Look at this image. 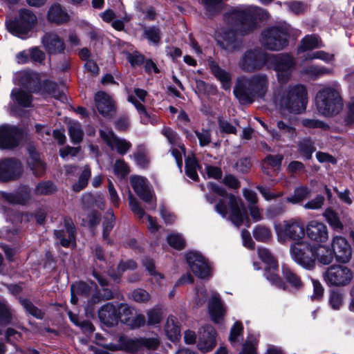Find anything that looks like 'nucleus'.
<instances>
[{"label":"nucleus","mask_w":354,"mask_h":354,"mask_svg":"<svg viewBox=\"0 0 354 354\" xmlns=\"http://www.w3.org/2000/svg\"><path fill=\"white\" fill-rule=\"evenodd\" d=\"M262 10L251 6H239L232 8L223 15V20L229 30L216 31L215 39L217 44L227 52L238 50L241 42L236 35H245L258 28Z\"/></svg>","instance_id":"obj_1"},{"label":"nucleus","mask_w":354,"mask_h":354,"mask_svg":"<svg viewBox=\"0 0 354 354\" xmlns=\"http://www.w3.org/2000/svg\"><path fill=\"white\" fill-rule=\"evenodd\" d=\"M273 102L290 113L304 112L307 104V90H274Z\"/></svg>","instance_id":"obj_2"},{"label":"nucleus","mask_w":354,"mask_h":354,"mask_svg":"<svg viewBox=\"0 0 354 354\" xmlns=\"http://www.w3.org/2000/svg\"><path fill=\"white\" fill-rule=\"evenodd\" d=\"M208 188L213 193L222 197H227L229 207V220L237 227L241 226L245 219L248 218L247 212L244 208L242 200L233 194H228L226 189L223 187L210 183Z\"/></svg>","instance_id":"obj_3"},{"label":"nucleus","mask_w":354,"mask_h":354,"mask_svg":"<svg viewBox=\"0 0 354 354\" xmlns=\"http://www.w3.org/2000/svg\"><path fill=\"white\" fill-rule=\"evenodd\" d=\"M289 27L274 26L262 31L260 41L266 49L277 51L283 49L288 44Z\"/></svg>","instance_id":"obj_4"},{"label":"nucleus","mask_w":354,"mask_h":354,"mask_svg":"<svg viewBox=\"0 0 354 354\" xmlns=\"http://www.w3.org/2000/svg\"><path fill=\"white\" fill-rule=\"evenodd\" d=\"M316 106L325 116L338 114L342 109V99L337 90H319L316 95Z\"/></svg>","instance_id":"obj_5"},{"label":"nucleus","mask_w":354,"mask_h":354,"mask_svg":"<svg viewBox=\"0 0 354 354\" xmlns=\"http://www.w3.org/2000/svg\"><path fill=\"white\" fill-rule=\"evenodd\" d=\"M37 22V17L30 10L21 9L19 11V18L6 20L7 30L13 35L21 39H26L29 31Z\"/></svg>","instance_id":"obj_6"},{"label":"nucleus","mask_w":354,"mask_h":354,"mask_svg":"<svg viewBox=\"0 0 354 354\" xmlns=\"http://www.w3.org/2000/svg\"><path fill=\"white\" fill-rule=\"evenodd\" d=\"M315 246L309 241L302 240L294 242L290 246L292 259L304 268L310 269L315 264Z\"/></svg>","instance_id":"obj_7"},{"label":"nucleus","mask_w":354,"mask_h":354,"mask_svg":"<svg viewBox=\"0 0 354 354\" xmlns=\"http://www.w3.org/2000/svg\"><path fill=\"white\" fill-rule=\"evenodd\" d=\"M278 241L284 243L287 241L299 242L304 240L305 228L301 221L297 218L284 221L281 225L275 228Z\"/></svg>","instance_id":"obj_8"},{"label":"nucleus","mask_w":354,"mask_h":354,"mask_svg":"<svg viewBox=\"0 0 354 354\" xmlns=\"http://www.w3.org/2000/svg\"><path fill=\"white\" fill-rule=\"evenodd\" d=\"M13 81L16 85L25 88H55L57 86L55 82L46 79L45 73L33 71H19L15 74Z\"/></svg>","instance_id":"obj_9"},{"label":"nucleus","mask_w":354,"mask_h":354,"mask_svg":"<svg viewBox=\"0 0 354 354\" xmlns=\"http://www.w3.org/2000/svg\"><path fill=\"white\" fill-rule=\"evenodd\" d=\"M270 58L261 48L250 49L243 54L239 66L243 71L252 73L262 68Z\"/></svg>","instance_id":"obj_10"},{"label":"nucleus","mask_w":354,"mask_h":354,"mask_svg":"<svg viewBox=\"0 0 354 354\" xmlns=\"http://www.w3.org/2000/svg\"><path fill=\"white\" fill-rule=\"evenodd\" d=\"M185 259L190 270L197 277L207 279L211 277V266L201 253L196 251L188 252L185 255Z\"/></svg>","instance_id":"obj_11"},{"label":"nucleus","mask_w":354,"mask_h":354,"mask_svg":"<svg viewBox=\"0 0 354 354\" xmlns=\"http://www.w3.org/2000/svg\"><path fill=\"white\" fill-rule=\"evenodd\" d=\"M272 62L279 82L281 84L286 83L295 68V58L289 54L282 53L272 56Z\"/></svg>","instance_id":"obj_12"},{"label":"nucleus","mask_w":354,"mask_h":354,"mask_svg":"<svg viewBox=\"0 0 354 354\" xmlns=\"http://www.w3.org/2000/svg\"><path fill=\"white\" fill-rule=\"evenodd\" d=\"M353 272L345 266L333 265L329 267L324 279L326 283L331 286H345L353 279Z\"/></svg>","instance_id":"obj_13"},{"label":"nucleus","mask_w":354,"mask_h":354,"mask_svg":"<svg viewBox=\"0 0 354 354\" xmlns=\"http://www.w3.org/2000/svg\"><path fill=\"white\" fill-rule=\"evenodd\" d=\"M23 173L21 162L15 158L0 160V182L7 183L18 180Z\"/></svg>","instance_id":"obj_14"},{"label":"nucleus","mask_w":354,"mask_h":354,"mask_svg":"<svg viewBox=\"0 0 354 354\" xmlns=\"http://www.w3.org/2000/svg\"><path fill=\"white\" fill-rule=\"evenodd\" d=\"M22 138L21 129L8 124L0 127V149H12L19 145Z\"/></svg>","instance_id":"obj_15"},{"label":"nucleus","mask_w":354,"mask_h":354,"mask_svg":"<svg viewBox=\"0 0 354 354\" xmlns=\"http://www.w3.org/2000/svg\"><path fill=\"white\" fill-rule=\"evenodd\" d=\"M100 138L112 149H115L120 155L126 154L131 147L130 142L118 138L111 129L100 130Z\"/></svg>","instance_id":"obj_16"},{"label":"nucleus","mask_w":354,"mask_h":354,"mask_svg":"<svg viewBox=\"0 0 354 354\" xmlns=\"http://www.w3.org/2000/svg\"><path fill=\"white\" fill-rule=\"evenodd\" d=\"M216 332L211 325H205L198 331L197 348L203 353L211 351L216 345Z\"/></svg>","instance_id":"obj_17"},{"label":"nucleus","mask_w":354,"mask_h":354,"mask_svg":"<svg viewBox=\"0 0 354 354\" xmlns=\"http://www.w3.org/2000/svg\"><path fill=\"white\" fill-rule=\"evenodd\" d=\"M305 234L311 241L316 243H324L328 239L327 226L317 220L308 222L305 228Z\"/></svg>","instance_id":"obj_18"},{"label":"nucleus","mask_w":354,"mask_h":354,"mask_svg":"<svg viewBox=\"0 0 354 354\" xmlns=\"http://www.w3.org/2000/svg\"><path fill=\"white\" fill-rule=\"evenodd\" d=\"M95 103L99 113L104 117L112 118L117 111L115 101L104 91H99L95 95Z\"/></svg>","instance_id":"obj_19"},{"label":"nucleus","mask_w":354,"mask_h":354,"mask_svg":"<svg viewBox=\"0 0 354 354\" xmlns=\"http://www.w3.org/2000/svg\"><path fill=\"white\" fill-rule=\"evenodd\" d=\"M331 247L337 261L346 263L351 259L352 250L345 238L340 236L333 237Z\"/></svg>","instance_id":"obj_20"},{"label":"nucleus","mask_w":354,"mask_h":354,"mask_svg":"<svg viewBox=\"0 0 354 354\" xmlns=\"http://www.w3.org/2000/svg\"><path fill=\"white\" fill-rule=\"evenodd\" d=\"M41 42L48 55H57L64 52V39L55 32H45L41 39Z\"/></svg>","instance_id":"obj_21"},{"label":"nucleus","mask_w":354,"mask_h":354,"mask_svg":"<svg viewBox=\"0 0 354 354\" xmlns=\"http://www.w3.org/2000/svg\"><path fill=\"white\" fill-rule=\"evenodd\" d=\"M133 94H129L128 101L132 103L140 115L141 123L147 124L151 122V116L147 111L142 102H145V97L147 95L146 90H133Z\"/></svg>","instance_id":"obj_22"},{"label":"nucleus","mask_w":354,"mask_h":354,"mask_svg":"<svg viewBox=\"0 0 354 354\" xmlns=\"http://www.w3.org/2000/svg\"><path fill=\"white\" fill-rule=\"evenodd\" d=\"M268 86V77L263 74L245 75L237 77L234 88H266Z\"/></svg>","instance_id":"obj_23"},{"label":"nucleus","mask_w":354,"mask_h":354,"mask_svg":"<svg viewBox=\"0 0 354 354\" xmlns=\"http://www.w3.org/2000/svg\"><path fill=\"white\" fill-rule=\"evenodd\" d=\"M64 224L65 229L55 230L54 234L62 246L68 248L71 243L75 241L76 230L71 218H64Z\"/></svg>","instance_id":"obj_24"},{"label":"nucleus","mask_w":354,"mask_h":354,"mask_svg":"<svg viewBox=\"0 0 354 354\" xmlns=\"http://www.w3.org/2000/svg\"><path fill=\"white\" fill-rule=\"evenodd\" d=\"M130 183L134 192L142 201L147 203L151 201L152 196L146 178L132 176L130 178Z\"/></svg>","instance_id":"obj_25"},{"label":"nucleus","mask_w":354,"mask_h":354,"mask_svg":"<svg viewBox=\"0 0 354 354\" xmlns=\"http://www.w3.org/2000/svg\"><path fill=\"white\" fill-rule=\"evenodd\" d=\"M98 317L103 324L108 326H113L118 322L119 313L114 305L108 303L100 308Z\"/></svg>","instance_id":"obj_26"},{"label":"nucleus","mask_w":354,"mask_h":354,"mask_svg":"<svg viewBox=\"0 0 354 354\" xmlns=\"http://www.w3.org/2000/svg\"><path fill=\"white\" fill-rule=\"evenodd\" d=\"M30 157L28 165L36 177H40L45 173L46 165L41 159L40 155L32 148L28 149Z\"/></svg>","instance_id":"obj_27"},{"label":"nucleus","mask_w":354,"mask_h":354,"mask_svg":"<svg viewBox=\"0 0 354 354\" xmlns=\"http://www.w3.org/2000/svg\"><path fill=\"white\" fill-rule=\"evenodd\" d=\"M208 311L211 319L214 323H220L225 315V308L221 300L216 296L212 297L208 302Z\"/></svg>","instance_id":"obj_28"},{"label":"nucleus","mask_w":354,"mask_h":354,"mask_svg":"<svg viewBox=\"0 0 354 354\" xmlns=\"http://www.w3.org/2000/svg\"><path fill=\"white\" fill-rule=\"evenodd\" d=\"M266 90H233L234 95L241 104H251L257 97H263Z\"/></svg>","instance_id":"obj_29"},{"label":"nucleus","mask_w":354,"mask_h":354,"mask_svg":"<svg viewBox=\"0 0 354 354\" xmlns=\"http://www.w3.org/2000/svg\"><path fill=\"white\" fill-rule=\"evenodd\" d=\"M160 344V341L156 337H140L138 339H130L129 348L131 353L136 352L142 348L148 349H156Z\"/></svg>","instance_id":"obj_30"},{"label":"nucleus","mask_w":354,"mask_h":354,"mask_svg":"<svg viewBox=\"0 0 354 354\" xmlns=\"http://www.w3.org/2000/svg\"><path fill=\"white\" fill-rule=\"evenodd\" d=\"M277 271L278 262L266 266L264 268V276L272 284L276 286L279 288L286 290L287 286L283 279L278 274Z\"/></svg>","instance_id":"obj_31"},{"label":"nucleus","mask_w":354,"mask_h":354,"mask_svg":"<svg viewBox=\"0 0 354 354\" xmlns=\"http://www.w3.org/2000/svg\"><path fill=\"white\" fill-rule=\"evenodd\" d=\"M48 19L57 24H62L68 22L70 17L59 4L55 3L50 8L48 12Z\"/></svg>","instance_id":"obj_32"},{"label":"nucleus","mask_w":354,"mask_h":354,"mask_svg":"<svg viewBox=\"0 0 354 354\" xmlns=\"http://www.w3.org/2000/svg\"><path fill=\"white\" fill-rule=\"evenodd\" d=\"M208 64L212 73L221 82L223 87H224V88H230L231 85L230 74L221 68L218 64L214 60H209Z\"/></svg>","instance_id":"obj_33"},{"label":"nucleus","mask_w":354,"mask_h":354,"mask_svg":"<svg viewBox=\"0 0 354 354\" xmlns=\"http://www.w3.org/2000/svg\"><path fill=\"white\" fill-rule=\"evenodd\" d=\"M68 133L70 139L74 145L80 144L82 142L84 132L80 122L77 121H70L68 123Z\"/></svg>","instance_id":"obj_34"},{"label":"nucleus","mask_w":354,"mask_h":354,"mask_svg":"<svg viewBox=\"0 0 354 354\" xmlns=\"http://www.w3.org/2000/svg\"><path fill=\"white\" fill-rule=\"evenodd\" d=\"M321 46L322 41L317 36L314 35H306L301 39L297 48V53L299 54Z\"/></svg>","instance_id":"obj_35"},{"label":"nucleus","mask_w":354,"mask_h":354,"mask_svg":"<svg viewBox=\"0 0 354 354\" xmlns=\"http://www.w3.org/2000/svg\"><path fill=\"white\" fill-rule=\"evenodd\" d=\"M315 260L317 259L318 262L323 265H329L335 257L333 250L328 246L319 245L315 246Z\"/></svg>","instance_id":"obj_36"},{"label":"nucleus","mask_w":354,"mask_h":354,"mask_svg":"<svg viewBox=\"0 0 354 354\" xmlns=\"http://www.w3.org/2000/svg\"><path fill=\"white\" fill-rule=\"evenodd\" d=\"M281 272L283 279L292 287L299 289L303 286L300 277L288 266L283 265Z\"/></svg>","instance_id":"obj_37"},{"label":"nucleus","mask_w":354,"mask_h":354,"mask_svg":"<svg viewBox=\"0 0 354 354\" xmlns=\"http://www.w3.org/2000/svg\"><path fill=\"white\" fill-rule=\"evenodd\" d=\"M115 223V217L111 209L108 210L104 217L102 237L104 241H107L109 244L113 242L109 239V236L113 230Z\"/></svg>","instance_id":"obj_38"},{"label":"nucleus","mask_w":354,"mask_h":354,"mask_svg":"<svg viewBox=\"0 0 354 354\" xmlns=\"http://www.w3.org/2000/svg\"><path fill=\"white\" fill-rule=\"evenodd\" d=\"M311 190L307 186H299L294 190L293 195L286 198V202L292 204H298L310 197Z\"/></svg>","instance_id":"obj_39"},{"label":"nucleus","mask_w":354,"mask_h":354,"mask_svg":"<svg viewBox=\"0 0 354 354\" xmlns=\"http://www.w3.org/2000/svg\"><path fill=\"white\" fill-rule=\"evenodd\" d=\"M277 127L279 129L280 133H273V137L280 139L281 136L287 137L290 140H293L297 136V131L295 127L289 125L282 120L277 122Z\"/></svg>","instance_id":"obj_40"},{"label":"nucleus","mask_w":354,"mask_h":354,"mask_svg":"<svg viewBox=\"0 0 354 354\" xmlns=\"http://www.w3.org/2000/svg\"><path fill=\"white\" fill-rule=\"evenodd\" d=\"M330 226L335 231L340 232L344 229V225L340 221L338 214L331 208H328L323 214Z\"/></svg>","instance_id":"obj_41"},{"label":"nucleus","mask_w":354,"mask_h":354,"mask_svg":"<svg viewBox=\"0 0 354 354\" xmlns=\"http://www.w3.org/2000/svg\"><path fill=\"white\" fill-rule=\"evenodd\" d=\"M142 37L147 39L149 43L158 45L162 37L161 30L159 27L156 26L145 27Z\"/></svg>","instance_id":"obj_42"},{"label":"nucleus","mask_w":354,"mask_h":354,"mask_svg":"<svg viewBox=\"0 0 354 354\" xmlns=\"http://www.w3.org/2000/svg\"><path fill=\"white\" fill-rule=\"evenodd\" d=\"M165 330L168 338L174 342L178 339L180 336V330L179 326L176 324V318L170 316L167 318Z\"/></svg>","instance_id":"obj_43"},{"label":"nucleus","mask_w":354,"mask_h":354,"mask_svg":"<svg viewBox=\"0 0 354 354\" xmlns=\"http://www.w3.org/2000/svg\"><path fill=\"white\" fill-rule=\"evenodd\" d=\"M11 96L21 106L25 107L31 106L32 96L29 90H13Z\"/></svg>","instance_id":"obj_44"},{"label":"nucleus","mask_w":354,"mask_h":354,"mask_svg":"<svg viewBox=\"0 0 354 354\" xmlns=\"http://www.w3.org/2000/svg\"><path fill=\"white\" fill-rule=\"evenodd\" d=\"M91 176V170L88 165H85L83 170L79 177L78 181L75 183L72 189L75 192H79L84 189L87 185L89 178Z\"/></svg>","instance_id":"obj_45"},{"label":"nucleus","mask_w":354,"mask_h":354,"mask_svg":"<svg viewBox=\"0 0 354 354\" xmlns=\"http://www.w3.org/2000/svg\"><path fill=\"white\" fill-rule=\"evenodd\" d=\"M56 191V185L50 180H46L41 181L36 185L34 193L37 196L50 195L55 193Z\"/></svg>","instance_id":"obj_46"},{"label":"nucleus","mask_w":354,"mask_h":354,"mask_svg":"<svg viewBox=\"0 0 354 354\" xmlns=\"http://www.w3.org/2000/svg\"><path fill=\"white\" fill-rule=\"evenodd\" d=\"M252 234L254 238L261 242H266L270 239L272 232L269 227L263 225L255 226L253 230Z\"/></svg>","instance_id":"obj_47"},{"label":"nucleus","mask_w":354,"mask_h":354,"mask_svg":"<svg viewBox=\"0 0 354 354\" xmlns=\"http://www.w3.org/2000/svg\"><path fill=\"white\" fill-rule=\"evenodd\" d=\"M137 263L131 259L127 261H121L117 267L118 274H113L109 270V274L114 279L117 280L120 275L127 270H133L136 269Z\"/></svg>","instance_id":"obj_48"},{"label":"nucleus","mask_w":354,"mask_h":354,"mask_svg":"<svg viewBox=\"0 0 354 354\" xmlns=\"http://www.w3.org/2000/svg\"><path fill=\"white\" fill-rule=\"evenodd\" d=\"M299 153L306 159H310L313 153L315 151L313 142L310 139H304L298 142Z\"/></svg>","instance_id":"obj_49"},{"label":"nucleus","mask_w":354,"mask_h":354,"mask_svg":"<svg viewBox=\"0 0 354 354\" xmlns=\"http://www.w3.org/2000/svg\"><path fill=\"white\" fill-rule=\"evenodd\" d=\"M286 200H281L277 203L268 207L266 211V217L268 218H274L283 214L286 209Z\"/></svg>","instance_id":"obj_50"},{"label":"nucleus","mask_w":354,"mask_h":354,"mask_svg":"<svg viewBox=\"0 0 354 354\" xmlns=\"http://www.w3.org/2000/svg\"><path fill=\"white\" fill-rule=\"evenodd\" d=\"M133 158L137 164L141 168H147L150 160L147 153L142 146L138 147L136 152L133 154Z\"/></svg>","instance_id":"obj_51"},{"label":"nucleus","mask_w":354,"mask_h":354,"mask_svg":"<svg viewBox=\"0 0 354 354\" xmlns=\"http://www.w3.org/2000/svg\"><path fill=\"white\" fill-rule=\"evenodd\" d=\"M20 303L26 311L37 319H43L44 313L40 309L36 307L30 300L26 298H21Z\"/></svg>","instance_id":"obj_52"},{"label":"nucleus","mask_w":354,"mask_h":354,"mask_svg":"<svg viewBox=\"0 0 354 354\" xmlns=\"http://www.w3.org/2000/svg\"><path fill=\"white\" fill-rule=\"evenodd\" d=\"M198 162L195 158H189L185 160V173L186 175L194 180H197L198 176L197 174Z\"/></svg>","instance_id":"obj_53"},{"label":"nucleus","mask_w":354,"mask_h":354,"mask_svg":"<svg viewBox=\"0 0 354 354\" xmlns=\"http://www.w3.org/2000/svg\"><path fill=\"white\" fill-rule=\"evenodd\" d=\"M12 321V312L9 306L0 301V322L2 325H8Z\"/></svg>","instance_id":"obj_54"},{"label":"nucleus","mask_w":354,"mask_h":354,"mask_svg":"<svg viewBox=\"0 0 354 354\" xmlns=\"http://www.w3.org/2000/svg\"><path fill=\"white\" fill-rule=\"evenodd\" d=\"M71 289L73 293H76L84 297L89 296L92 290L91 286L84 281H80L72 284Z\"/></svg>","instance_id":"obj_55"},{"label":"nucleus","mask_w":354,"mask_h":354,"mask_svg":"<svg viewBox=\"0 0 354 354\" xmlns=\"http://www.w3.org/2000/svg\"><path fill=\"white\" fill-rule=\"evenodd\" d=\"M315 59H319L326 62H329L333 59V55H330L323 50H319L307 53L302 57L303 61L313 60Z\"/></svg>","instance_id":"obj_56"},{"label":"nucleus","mask_w":354,"mask_h":354,"mask_svg":"<svg viewBox=\"0 0 354 354\" xmlns=\"http://www.w3.org/2000/svg\"><path fill=\"white\" fill-rule=\"evenodd\" d=\"M130 344V339L126 338L124 337H120L119 339V344H107L105 345V348L107 349L115 351H125L127 352H131V350L129 348Z\"/></svg>","instance_id":"obj_57"},{"label":"nucleus","mask_w":354,"mask_h":354,"mask_svg":"<svg viewBox=\"0 0 354 354\" xmlns=\"http://www.w3.org/2000/svg\"><path fill=\"white\" fill-rule=\"evenodd\" d=\"M114 174L119 178H124L130 171L128 165L124 160H116L113 165Z\"/></svg>","instance_id":"obj_58"},{"label":"nucleus","mask_w":354,"mask_h":354,"mask_svg":"<svg viewBox=\"0 0 354 354\" xmlns=\"http://www.w3.org/2000/svg\"><path fill=\"white\" fill-rule=\"evenodd\" d=\"M167 242L169 245L176 249L183 250L185 246V241L179 234H171L167 236Z\"/></svg>","instance_id":"obj_59"},{"label":"nucleus","mask_w":354,"mask_h":354,"mask_svg":"<svg viewBox=\"0 0 354 354\" xmlns=\"http://www.w3.org/2000/svg\"><path fill=\"white\" fill-rule=\"evenodd\" d=\"M243 331V327L240 322H236L230 329L229 340L231 344H234L239 342V337L241 336Z\"/></svg>","instance_id":"obj_60"},{"label":"nucleus","mask_w":354,"mask_h":354,"mask_svg":"<svg viewBox=\"0 0 354 354\" xmlns=\"http://www.w3.org/2000/svg\"><path fill=\"white\" fill-rule=\"evenodd\" d=\"M127 59L132 67L140 66L145 61V56L138 51L128 53Z\"/></svg>","instance_id":"obj_61"},{"label":"nucleus","mask_w":354,"mask_h":354,"mask_svg":"<svg viewBox=\"0 0 354 354\" xmlns=\"http://www.w3.org/2000/svg\"><path fill=\"white\" fill-rule=\"evenodd\" d=\"M258 255L261 260L266 264V266H268L270 264H273L274 263H277V260L276 258L272 254L269 250L265 248H261L258 249Z\"/></svg>","instance_id":"obj_62"},{"label":"nucleus","mask_w":354,"mask_h":354,"mask_svg":"<svg viewBox=\"0 0 354 354\" xmlns=\"http://www.w3.org/2000/svg\"><path fill=\"white\" fill-rule=\"evenodd\" d=\"M285 4L287 6L289 10L295 15L303 14L307 10L306 5L301 1H292L286 2Z\"/></svg>","instance_id":"obj_63"},{"label":"nucleus","mask_w":354,"mask_h":354,"mask_svg":"<svg viewBox=\"0 0 354 354\" xmlns=\"http://www.w3.org/2000/svg\"><path fill=\"white\" fill-rule=\"evenodd\" d=\"M329 303L333 309H339L340 306L343 304V295L339 291H330L329 296Z\"/></svg>","instance_id":"obj_64"}]
</instances>
